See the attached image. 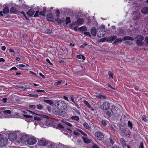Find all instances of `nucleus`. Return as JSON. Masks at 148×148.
Listing matches in <instances>:
<instances>
[{
  "mask_svg": "<svg viewBox=\"0 0 148 148\" xmlns=\"http://www.w3.org/2000/svg\"><path fill=\"white\" fill-rule=\"evenodd\" d=\"M71 119L77 121H79V117L77 116H73L71 117Z\"/></svg>",
  "mask_w": 148,
  "mask_h": 148,
  "instance_id": "32",
  "label": "nucleus"
},
{
  "mask_svg": "<svg viewBox=\"0 0 148 148\" xmlns=\"http://www.w3.org/2000/svg\"><path fill=\"white\" fill-rule=\"evenodd\" d=\"M109 140L111 144L113 145L115 141L111 138H109Z\"/></svg>",
  "mask_w": 148,
  "mask_h": 148,
  "instance_id": "54",
  "label": "nucleus"
},
{
  "mask_svg": "<svg viewBox=\"0 0 148 148\" xmlns=\"http://www.w3.org/2000/svg\"><path fill=\"white\" fill-rule=\"evenodd\" d=\"M43 9L42 11L39 12V15L43 16H45V14L46 12L47 8L46 7H43Z\"/></svg>",
  "mask_w": 148,
  "mask_h": 148,
  "instance_id": "25",
  "label": "nucleus"
},
{
  "mask_svg": "<svg viewBox=\"0 0 148 148\" xmlns=\"http://www.w3.org/2000/svg\"><path fill=\"white\" fill-rule=\"evenodd\" d=\"M56 16L57 17H59L60 16V12L59 10H57V11L56 13Z\"/></svg>",
  "mask_w": 148,
  "mask_h": 148,
  "instance_id": "57",
  "label": "nucleus"
},
{
  "mask_svg": "<svg viewBox=\"0 0 148 148\" xmlns=\"http://www.w3.org/2000/svg\"><path fill=\"white\" fill-rule=\"evenodd\" d=\"M84 22V20L82 18H78L77 19V21L76 22V23L77 24H82Z\"/></svg>",
  "mask_w": 148,
  "mask_h": 148,
  "instance_id": "26",
  "label": "nucleus"
},
{
  "mask_svg": "<svg viewBox=\"0 0 148 148\" xmlns=\"http://www.w3.org/2000/svg\"><path fill=\"white\" fill-rule=\"evenodd\" d=\"M134 40V38L131 37L129 36H126L122 38V40L123 41L126 40H131L133 41Z\"/></svg>",
  "mask_w": 148,
  "mask_h": 148,
  "instance_id": "21",
  "label": "nucleus"
},
{
  "mask_svg": "<svg viewBox=\"0 0 148 148\" xmlns=\"http://www.w3.org/2000/svg\"><path fill=\"white\" fill-rule=\"evenodd\" d=\"M45 33L50 34L52 33V31L49 29H47L45 31Z\"/></svg>",
  "mask_w": 148,
  "mask_h": 148,
  "instance_id": "41",
  "label": "nucleus"
},
{
  "mask_svg": "<svg viewBox=\"0 0 148 148\" xmlns=\"http://www.w3.org/2000/svg\"><path fill=\"white\" fill-rule=\"evenodd\" d=\"M121 131L124 133L125 136H127L128 135L130 136V132L129 130L123 129V130H121Z\"/></svg>",
  "mask_w": 148,
  "mask_h": 148,
  "instance_id": "15",
  "label": "nucleus"
},
{
  "mask_svg": "<svg viewBox=\"0 0 148 148\" xmlns=\"http://www.w3.org/2000/svg\"><path fill=\"white\" fill-rule=\"evenodd\" d=\"M27 110L29 112L31 113L32 114H36L38 116H40L41 117H42L43 118L47 119H49V117L47 115H45L42 114H37L32 111L28 110Z\"/></svg>",
  "mask_w": 148,
  "mask_h": 148,
  "instance_id": "9",
  "label": "nucleus"
},
{
  "mask_svg": "<svg viewBox=\"0 0 148 148\" xmlns=\"http://www.w3.org/2000/svg\"><path fill=\"white\" fill-rule=\"evenodd\" d=\"M56 111H55L56 114L60 116H63L65 114V112L64 111L60 110L59 109H57Z\"/></svg>",
  "mask_w": 148,
  "mask_h": 148,
  "instance_id": "12",
  "label": "nucleus"
},
{
  "mask_svg": "<svg viewBox=\"0 0 148 148\" xmlns=\"http://www.w3.org/2000/svg\"><path fill=\"white\" fill-rule=\"evenodd\" d=\"M122 39L121 38H118L116 39L113 42V44H117L118 43H121L122 41Z\"/></svg>",
  "mask_w": 148,
  "mask_h": 148,
  "instance_id": "28",
  "label": "nucleus"
},
{
  "mask_svg": "<svg viewBox=\"0 0 148 148\" xmlns=\"http://www.w3.org/2000/svg\"><path fill=\"white\" fill-rule=\"evenodd\" d=\"M34 119L35 120L40 121L42 119V118L37 116H35L34 117Z\"/></svg>",
  "mask_w": 148,
  "mask_h": 148,
  "instance_id": "49",
  "label": "nucleus"
},
{
  "mask_svg": "<svg viewBox=\"0 0 148 148\" xmlns=\"http://www.w3.org/2000/svg\"><path fill=\"white\" fill-rule=\"evenodd\" d=\"M110 107V103L106 101L100 104V108L104 110H108Z\"/></svg>",
  "mask_w": 148,
  "mask_h": 148,
  "instance_id": "1",
  "label": "nucleus"
},
{
  "mask_svg": "<svg viewBox=\"0 0 148 148\" xmlns=\"http://www.w3.org/2000/svg\"><path fill=\"white\" fill-rule=\"evenodd\" d=\"M29 96L32 97H37L38 96V95L37 94H29Z\"/></svg>",
  "mask_w": 148,
  "mask_h": 148,
  "instance_id": "47",
  "label": "nucleus"
},
{
  "mask_svg": "<svg viewBox=\"0 0 148 148\" xmlns=\"http://www.w3.org/2000/svg\"><path fill=\"white\" fill-rule=\"evenodd\" d=\"M84 34L86 36H89L90 37H91V36L90 33L88 32H84Z\"/></svg>",
  "mask_w": 148,
  "mask_h": 148,
  "instance_id": "42",
  "label": "nucleus"
},
{
  "mask_svg": "<svg viewBox=\"0 0 148 148\" xmlns=\"http://www.w3.org/2000/svg\"><path fill=\"white\" fill-rule=\"evenodd\" d=\"M57 128L60 130H64V126L60 124H59L57 126Z\"/></svg>",
  "mask_w": 148,
  "mask_h": 148,
  "instance_id": "29",
  "label": "nucleus"
},
{
  "mask_svg": "<svg viewBox=\"0 0 148 148\" xmlns=\"http://www.w3.org/2000/svg\"><path fill=\"white\" fill-rule=\"evenodd\" d=\"M55 103L58 107L60 108L61 107H62L64 106L65 105V103L64 101L61 100H55Z\"/></svg>",
  "mask_w": 148,
  "mask_h": 148,
  "instance_id": "5",
  "label": "nucleus"
},
{
  "mask_svg": "<svg viewBox=\"0 0 148 148\" xmlns=\"http://www.w3.org/2000/svg\"><path fill=\"white\" fill-rule=\"evenodd\" d=\"M116 38L117 37L116 36H112L108 38H103L101 39L100 41L104 42L106 41H108V42H111L116 39Z\"/></svg>",
  "mask_w": 148,
  "mask_h": 148,
  "instance_id": "4",
  "label": "nucleus"
},
{
  "mask_svg": "<svg viewBox=\"0 0 148 148\" xmlns=\"http://www.w3.org/2000/svg\"><path fill=\"white\" fill-rule=\"evenodd\" d=\"M101 123L104 126H106L107 125V123L106 121L104 120H103L102 121Z\"/></svg>",
  "mask_w": 148,
  "mask_h": 148,
  "instance_id": "55",
  "label": "nucleus"
},
{
  "mask_svg": "<svg viewBox=\"0 0 148 148\" xmlns=\"http://www.w3.org/2000/svg\"><path fill=\"white\" fill-rule=\"evenodd\" d=\"M48 143V141L44 138L40 140L38 142V144L42 146H46Z\"/></svg>",
  "mask_w": 148,
  "mask_h": 148,
  "instance_id": "8",
  "label": "nucleus"
},
{
  "mask_svg": "<svg viewBox=\"0 0 148 148\" xmlns=\"http://www.w3.org/2000/svg\"><path fill=\"white\" fill-rule=\"evenodd\" d=\"M128 126L131 129H132L133 127V125L132 123L130 121H128Z\"/></svg>",
  "mask_w": 148,
  "mask_h": 148,
  "instance_id": "38",
  "label": "nucleus"
},
{
  "mask_svg": "<svg viewBox=\"0 0 148 148\" xmlns=\"http://www.w3.org/2000/svg\"><path fill=\"white\" fill-rule=\"evenodd\" d=\"M141 12L145 15L147 14L148 12V7H144L141 11Z\"/></svg>",
  "mask_w": 148,
  "mask_h": 148,
  "instance_id": "18",
  "label": "nucleus"
},
{
  "mask_svg": "<svg viewBox=\"0 0 148 148\" xmlns=\"http://www.w3.org/2000/svg\"><path fill=\"white\" fill-rule=\"evenodd\" d=\"M92 148H100L96 144H94L92 147Z\"/></svg>",
  "mask_w": 148,
  "mask_h": 148,
  "instance_id": "62",
  "label": "nucleus"
},
{
  "mask_svg": "<svg viewBox=\"0 0 148 148\" xmlns=\"http://www.w3.org/2000/svg\"><path fill=\"white\" fill-rule=\"evenodd\" d=\"M143 142L140 143V145L139 146V148H144V146L143 145Z\"/></svg>",
  "mask_w": 148,
  "mask_h": 148,
  "instance_id": "60",
  "label": "nucleus"
},
{
  "mask_svg": "<svg viewBox=\"0 0 148 148\" xmlns=\"http://www.w3.org/2000/svg\"><path fill=\"white\" fill-rule=\"evenodd\" d=\"M3 113L6 114H11V111L10 110H5L3 111Z\"/></svg>",
  "mask_w": 148,
  "mask_h": 148,
  "instance_id": "35",
  "label": "nucleus"
},
{
  "mask_svg": "<svg viewBox=\"0 0 148 148\" xmlns=\"http://www.w3.org/2000/svg\"><path fill=\"white\" fill-rule=\"evenodd\" d=\"M47 18L50 19H53V17L51 13H49L47 15Z\"/></svg>",
  "mask_w": 148,
  "mask_h": 148,
  "instance_id": "44",
  "label": "nucleus"
},
{
  "mask_svg": "<svg viewBox=\"0 0 148 148\" xmlns=\"http://www.w3.org/2000/svg\"><path fill=\"white\" fill-rule=\"evenodd\" d=\"M140 16H141V14L140 13H137V14L136 16V18L135 19V20H138V19H139L140 18Z\"/></svg>",
  "mask_w": 148,
  "mask_h": 148,
  "instance_id": "45",
  "label": "nucleus"
},
{
  "mask_svg": "<svg viewBox=\"0 0 148 148\" xmlns=\"http://www.w3.org/2000/svg\"><path fill=\"white\" fill-rule=\"evenodd\" d=\"M120 141L122 145L125 146H126V144L124 139L123 138H121L120 139Z\"/></svg>",
  "mask_w": 148,
  "mask_h": 148,
  "instance_id": "33",
  "label": "nucleus"
},
{
  "mask_svg": "<svg viewBox=\"0 0 148 148\" xmlns=\"http://www.w3.org/2000/svg\"><path fill=\"white\" fill-rule=\"evenodd\" d=\"M16 67L22 70H24L25 69H23V67L25 66V65L23 64H19L16 65Z\"/></svg>",
  "mask_w": 148,
  "mask_h": 148,
  "instance_id": "31",
  "label": "nucleus"
},
{
  "mask_svg": "<svg viewBox=\"0 0 148 148\" xmlns=\"http://www.w3.org/2000/svg\"><path fill=\"white\" fill-rule=\"evenodd\" d=\"M97 97L101 99H105L106 98V97L101 95H98Z\"/></svg>",
  "mask_w": 148,
  "mask_h": 148,
  "instance_id": "48",
  "label": "nucleus"
},
{
  "mask_svg": "<svg viewBox=\"0 0 148 148\" xmlns=\"http://www.w3.org/2000/svg\"><path fill=\"white\" fill-rule=\"evenodd\" d=\"M83 125L86 129L88 130L89 131H90L91 130V127L90 126H89L88 123L86 122H84L83 124Z\"/></svg>",
  "mask_w": 148,
  "mask_h": 148,
  "instance_id": "23",
  "label": "nucleus"
},
{
  "mask_svg": "<svg viewBox=\"0 0 148 148\" xmlns=\"http://www.w3.org/2000/svg\"><path fill=\"white\" fill-rule=\"evenodd\" d=\"M112 108L111 109V111L112 114L114 115L116 114L117 113V110L116 109V108L114 106H113Z\"/></svg>",
  "mask_w": 148,
  "mask_h": 148,
  "instance_id": "20",
  "label": "nucleus"
},
{
  "mask_svg": "<svg viewBox=\"0 0 148 148\" xmlns=\"http://www.w3.org/2000/svg\"><path fill=\"white\" fill-rule=\"evenodd\" d=\"M46 61L47 62H48L49 63V64L50 65H53V64H52V63H51V62H50V60H49V59H46Z\"/></svg>",
  "mask_w": 148,
  "mask_h": 148,
  "instance_id": "64",
  "label": "nucleus"
},
{
  "mask_svg": "<svg viewBox=\"0 0 148 148\" xmlns=\"http://www.w3.org/2000/svg\"><path fill=\"white\" fill-rule=\"evenodd\" d=\"M34 10L33 9H31L28 11L26 14L27 15L31 17L34 14Z\"/></svg>",
  "mask_w": 148,
  "mask_h": 148,
  "instance_id": "17",
  "label": "nucleus"
},
{
  "mask_svg": "<svg viewBox=\"0 0 148 148\" xmlns=\"http://www.w3.org/2000/svg\"><path fill=\"white\" fill-rule=\"evenodd\" d=\"M83 135H84L85 136H87V134L85 133L83 131L81 130H78Z\"/></svg>",
  "mask_w": 148,
  "mask_h": 148,
  "instance_id": "52",
  "label": "nucleus"
},
{
  "mask_svg": "<svg viewBox=\"0 0 148 148\" xmlns=\"http://www.w3.org/2000/svg\"><path fill=\"white\" fill-rule=\"evenodd\" d=\"M106 114L107 116H108L109 117H110L112 115L111 112L109 111H107Z\"/></svg>",
  "mask_w": 148,
  "mask_h": 148,
  "instance_id": "51",
  "label": "nucleus"
},
{
  "mask_svg": "<svg viewBox=\"0 0 148 148\" xmlns=\"http://www.w3.org/2000/svg\"><path fill=\"white\" fill-rule=\"evenodd\" d=\"M71 99L75 104H76V102H75L74 99L73 95H71Z\"/></svg>",
  "mask_w": 148,
  "mask_h": 148,
  "instance_id": "58",
  "label": "nucleus"
},
{
  "mask_svg": "<svg viewBox=\"0 0 148 148\" xmlns=\"http://www.w3.org/2000/svg\"><path fill=\"white\" fill-rule=\"evenodd\" d=\"M105 34V32L103 30H100V31L97 33V36L99 38L102 37L104 36Z\"/></svg>",
  "mask_w": 148,
  "mask_h": 148,
  "instance_id": "19",
  "label": "nucleus"
},
{
  "mask_svg": "<svg viewBox=\"0 0 148 148\" xmlns=\"http://www.w3.org/2000/svg\"><path fill=\"white\" fill-rule=\"evenodd\" d=\"M23 116L25 117V120L27 122H30L32 120L30 118L33 117V116L27 114H23Z\"/></svg>",
  "mask_w": 148,
  "mask_h": 148,
  "instance_id": "13",
  "label": "nucleus"
},
{
  "mask_svg": "<svg viewBox=\"0 0 148 148\" xmlns=\"http://www.w3.org/2000/svg\"><path fill=\"white\" fill-rule=\"evenodd\" d=\"M8 139L6 138H2V135L0 134V147H4L7 145Z\"/></svg>",
  "mask_w": 148,
  "mask_h": 148,
  "instance_id": "2",
  "label": "nucleus"
},
{
  "mask_svg": "<svg viewBox=\"0 0 148 148\" xmlns=\"http://www.w3.org/2000/svg\"><path fill=\"white\" fill-rule=\"evenodd\" d=\"M82 138L85 143H89L91 142V140L90 139H89L87 137H83Z\"/></svg>",
  "mask_w": 148,
  "mask_h": 148,
  "instance_id": "24",
  "label": "nucleus"
},
{
  "mask_svg": "<svg viewBox=\"0 0 148 148\" xmlns=\"http://www.w3.org/2000/svg\"><path fill=\"white\" fill-rule=\"evenodd\" d=\"M118 35L121 36H123L125 34V31L121 28H119L118 30Z\"/></svg>",
  "mask_w": 148,
  "mask_h": 148,
  "instance_id": "14",
  "label": "nucleus"
},
{
  "mask_svg": "<svg viewBox=\"0 0 148 148\" xmlns=\"http://www.w3.org/2000/svg\"><path fill=\"white\" fill-rule=\"evenodd\" d=\"M144 39V37L142 36H140L138 38L137 40L142 41Z\"/></svg>",
  "mask_w": 148,
  "mask_h": 148,
  "instance_id": "43",
  "label": "nucleus"
},
{
  "mask_svg": "<svg viewBox=\"0 0 148 148\" xmlns=\"http://www.w3.org/2000/svg\"><path fill=\"white\" fill-rule=\"evenodd\" d=\"M90 32L94 36H96V28L95 27H92L90 29Z\"/></svg>",
  "mask_w": 148,
  "mask_h": 148,
  "instance_id": "16",
  "label": "nucleus"
},
{
  "mask_svg": "<svg viewBox=\"0 0 148 148\" xmlns=\"http://www.w3.org/2000/svg\"><path fill=\"white\" fill-rule=\"evenodd\" d=\"M28 136L27 135H23L21 138V141L23 142H27Z\"/></svg>",
  "mask_w": 148,
  "mask_h": 148,
  "instance_id": "27",
  "label": "nucleus"
},
{
  "mask_svg": "<svg viewBox=\"0 0 148 148\" xmlns=\"http://www.w3.org/2000/svg\"><path fill=\"white\" fill-rule=\"evenodd\" d=\"M83 103L85 104L86 106L89 109H90V110L92 111H94V109L87 101L85 100L83 101Z\"/></svg>",
  "mask_w": 148,
  "mask_h": 148,
  "instance_id": "11",
  "label": "nucleus"
},
{
  "mask_svg": "<svg viewBox=\"0 0 148 148\" xmlns=\"http://www.w3.org/2000/svg\"><path fill=\"white\" fill-rule=\"evenodd\" d=\"M37 142L36 138L34 137L29 138L27 140V143L29 145H32L35 144Z\"/></svg>",
  "mask_w": 148,
  "mask_h": 148,
  "instance_id": "7",
  "label": "nucleus"
},
{
  "mask_svg": "<svg viewBox=\"0 0 148 148\" xmlns=\"http://www.w3.org/2000/svg\"><path fill=\"white\" fill-rule=\"evenodd\" d=\"M65 124L70 127H71L72 126V125L71 123H70L67 121L66 122V123Z\"/></svg>",
  "mask_w": 148,
  "mask_h": 148,
  "instance_id": "63",
  "label": "nucleus"
},
{
  "mask_svg": "<svg viewBox=\"0 0 148 148\" xmlns=\"http://www.w3.org/2000/svg\"><path fill=\"white\" fill-rule=\"evenodd\" d=\"M62 82V81L61 80L59 81L58 82H55L54 84L55 85L57 86L60 84H61Z\"/></svg>",
  "mask_w": 148,
  "mask_h": 148,
  "instance_id": "46",
  "label": "nucleus"
},
{
  "mask_svg": "<svg viewBox=\"0 0 148 148\" xmlns=\"http://www.w3.org/2000/svg\"><path fill=\"white\" fill-rule=\"evenodd\" d=\"M37 109L39 110H42L43 108V106L40 104H38L37 106Z\"/></svg>",
  "mask_w": 148,
  "mask_h": 148,
  "instance_id": "37",
  "label": "nucleus"
},
{
  "mask_svg": "<svg viewBox=\"0 0 148 148\" xmlns=\"http://www.w3.org/2000/svg\"><path fill=\"white\" fill-rule=\"evenodd\" d=\"M36 91L38 92H43L44 93V95L46 93L44 90H43L38 89L36 90Z\"/></svg>",
  "mask_w": 148,
  "mask_h": 148,
  "instance_id": "59",
  "label": "nucleus"
},
{
  "mask_svg": "<svg viewBox=\"0 0 148 148\" xmlns=\"http://www.w3.org/2000/svg\"><path fill=\"white\" fill-rule=\"evenodd\" d=\"M39 11H37L36 12L35 14L34 15V17H36L38 16L39 15Z\"/></svg>",
  "mask_w": 148,
  "mask_h": 148,
  "instance_id": "53",
  "label": "nucleus"
},
{
  "mask_svg": "<svg viewBox=\"0 0 148 148\" xmlns=\"http://www.w3.org/2000/svg\"><path fill=\"white\" fill-rule=\"evenodd\" d=\"M9 8L8 6L5 7L3 9L2 13H3L4 14H8L9 12Z\"/></svg>",
  "mask_w": 148,
  "mask_h": 148,
  "instance_id": "22",
  "label": "nucleus"
},
{
  "mask_svg": "<svg viewBox=\"0 0 148 148\" xmlns=\"http://www.w3.org/2000/svg\"><path fill=\"white\" fill-rule=\"evenodd\" d=\"M142 119L144 121H147V119H146V117L145 115H143L142 116Z\"/></svg>",
  "mask_w": 148,
  "mask_h": 148,
  "instance_id": "61",
  "label": "nucleus"
},
{
  "mask_svg": "<svg viewBox=\"0 0 148 148\" xmlns=\"http://www.w3.org/2000/svg\"><path fill=\"white\" fill-rule=\"evenodd\" d=\"M29 107L32 109H35L36 108V107L34 105H30L29 106Z\"/></svg>",
  "mask_w": 148,
  "mask_h": 148,
  "instance_id": "56",
  "label": "nucleus"
},
{
  "mask_svg": "<svg viewBox=\"0 0 148 148\" xmlns=\"http://www.w3.org/2000/svg\"><path fill=\"white\" fill-rule=\"evenodd\" d=\"M136 44L137 45L139 46H142L143 44L142 41H140L138 40H137L136 41Z\"/></svg>",
  "mask_w": 148,
  "mask_h": 148,
  "instance_id": "40",
  "label": "nucleus"
},
{
  "mask_svg": "<svg viewBox=\"0 0 148 148\" xmlns=\"http://www.w3.org/2000/svg\"><path fill=\"white\" fill-rule=\"evenodd\" d=\"M108 74L109 77H110L111 78H113V74L110 71H109L108 72Z\"/></svg>",
  "mask_w": 148,
  "mask_h": 148,
  "instance_id": "50",
  "label": "nucleus"
},
{
  "mask_svg": "<svg viewBox=\"0 0 148 148\" xmlns=\"http://www.w3.org/2000/svg\"><path fill=\"white\" fill-rule=\"evenodd\" d=\"M95 136L98 140L100 141L103 140L104 139L103 134L100 131L95 132Z\"/></svg>",
  "mask_w": 148,
  "mask_h": 148,
  "instance_id": "3",
  "label": "nucleus"
},
{
  "mask_svg": "<svg viewBox=\"0 0 148 148\" xmlns=\"http://www.w3.org/2000/svg\"><path fill=\"white\" fill-rule=\"evenodd\" d=\"M10 12L12 14H19V11L16 10V9L14 7H12L10 8Z\"/></svg>",
  "mask_w": 148,
  "mask_h": 148,
  "instance_id": "10",
  "label": "nucleus"
},
{
  "mask_svg": "<svg viewBox=\"0 0 148 148\" xmlns=\"http://www.w3.org/2000/svg\"><path fill=\"white\" fill-rule=\"evenodd\" d=\"M71 22L70 18L69 17H67L66 19V24H68L69 23Z\"/></svg>",
  "mask_w": 148,
  "mask_h": 148,
  "instance_id": "39",
  "label": "nucleus"
},
{
  "mask_svg": "<svg viewBox=\"0 0 148 148\" xmlns=\"http://www.w3.org/2000/svg\"><path fill=\"white\" fill-rule=\"evenodd\" d=\"M44 101L48 104H49L50 105H51L53 104V102L51 100L49 99H44Z\"/></svg>",
  "mask_w": 148,
  "mask_h": 148,
  "instance_id": "30",
  "label": "nucleus"
},
{
  "mask_svg": "<svg viewBox=\"0 0 148 148\" xmlns=\"http://www.w3.org/2000/svg\"><path fill=\"white\" fill-rule=\"evenodd\" d=\"M79 29L80 30L82 31H86L87 30V27H82Z\"/></svg>",
  "mask_w": 148,
  "mask_h": 148,
  "instance_id": "36",
  "label": "nucleus"
},
{
  "mask_svg": "<svg viewBox=\"0 0 148 148\" xmlns=\"http://www.w3.org/2000/svg\"><path fill=\"white\" fill-rule=\"evenodd\" d=\"M58 17H57L56 18H55V21L59 24L62 23L63 22V21L61 20Z\"/></svg>",
  "mask_w": 148,
  "mask_h": 148,
  "instance_id": "34",
  "label": "nucleus"
},
{
  "mask_svg": "<svg viewBox=\"0 0 148 148\" xmlns=\"http://www.w3.org/2000/svg\"><path fill=\"white\" fill-rule=\"evenodd\" d=\"M8 137L10 140H14L17 138V135L16 133L13 132L9 134Z\"/></svg>",
  "mask_w": 148,
  "mask_h": 148,
  "instance_id": "6",
  "label": "nucleus"
}]
</instances>
